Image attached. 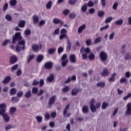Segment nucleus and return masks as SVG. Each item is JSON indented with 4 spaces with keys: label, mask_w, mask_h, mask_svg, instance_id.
I'll list each match as a JSON object with an SVG mask.
<instances>
[{
    "label": "nucleus",
    "mask_w": 131,
    "mask_h": 131,
    "mask_svg": "<svg viewBox=\"0 0 131 131\" xmlns=\"http://www.w3.org/2000/svg\"><path fill=\"white\" fill-rule=\"evenodd\" d=\"M22 39V36H21L20 32L15 33V35L12 38V43H15L17 40L18 41V44L17 45L15 50L16 52H21V50H25V40Z\"/></svg>",
    "instance_id": "nucleus-1"
},
{
    "label": "nucleus",
    "mask_w": 131,
    "mask_h": 131,
    "mask_svg": "<svg viewBox=\"0 0 131 131\" xmlns=\"http://www.w3.org/2000/svg\"><path fill=\"white\" fill-rule=\"evenodd\" d=\"M6 109H7V105L6 103H2L0 104V115L3 116L4 121L5 122H9L10 121V117L6 113Z\"/></svg>",
    "instance_id": "nucleus-2"
},
{
    "label": "nucleus",
    "mask_w": 131,
    "mask_h": 131,
    "mask_svg": "<svg viewBox=\"0 0 131 131\" xmlns=\"http://www.w3.org/2000/svg\"><path fill=\"white\" fill-rule=\"evenodd\" d=\"M57 99V95H53L50 97L48 101V107L52 108Z\"/></svg>",
    "instance_id": "nucleus-3"
},
{
    "label": "nucleus",
    "mask_w": 131,
    "mask_h": 131,
    "mask_svg": "<svg viewBox=\"0 0 131 131\" xmlns=\"http://www.w3.org/2000/svg\"><path fill=\"white\" fill-rule=\"evenodd\" d=\"M99 57L102 63H104L108 59V54L105 51H101L100 53Z\"/></svg>",
    "instance_id": "nucleus-4"
},
{
    "label": "nucleus",
    "mask_w": 131,
    "mask_h": 131,
    "mask_svg": "<svg viewBox=\"0 0 131 131\" xmlns=\"http://www.w3.org/2000/svg\"><path fill=\"white\" fill-rule=\"evenodd\" d=\"M70 107V104H68L63 110V116L64 117H70L71 116V114L69 113L67 114L68 110H69V108Z\"/></svg>",
    "instance_id": "nucleus-5"
},
{
    "label": "nucleus",
    "mask_w": 131,
    "mask_h": 131,
    "mask_svg": "<svg viewBox=\"0 0 131 131\" xmlns=\"http://www.w3.org/2000/svg\"><path fill=\"white\" fill-rule=\"evenodd\" d=\"M67 37V30L66 29H62L60 31V35L59 36V39H63Z\"/></svg>",
    "instance_id": "nucleus-6"
},
{
    "label": "nucleus",
    "mask_w": 131,
    "mask_h": 131,
    "mask_svg": "<svg viewBox=\"0 0 131 131\" xmlns=\"http://www.w3.org/2000/svg\"><path fill=\"white\" fill-rule=\"evenodd\" d=\"M18 61V58L16 55H12L10 57L9 62L10 64H15Z\"/></svg>",
    "instance_id": "nucleus-7"
},
{
    "label": "nucleus",
    "mask_w": 131,
    "mask_h": 131,
    "mask_svg": "<svg viewBox=\"0 0 131 131\" xmlns=\"http://www.w3.org/2000/svg\"><path fill=\"white\" fill-rule=\"evenodd\" d=\"M127 109L125 113V115H131V102H129L127 103Z\"/></svg>",
    "instance_id": "nucleus-8"
},
{
    "label": "nucleus",
    "mask_w": 131,
    "mask_h": 131,
    "mask_svg": "<svg viewBox=\"0 0 131 131\" xmlns=\"http://www.w3.org/2000/svg\"><path fill=\"white\" fill-rule=\"evenodd\" d=\"M53 67V63L51 61H48L45 63L44 68L45 69H51Z\"/></svg>",
    "instance_id": "nucleus-9"
},
{
    "label": "nucleus",
    "mask_w": 131,
    "mask_h": 131,
    "mask_svg": "<svg viewBox=\"0 0 131 131\" xmlns=\"http://www.w3.org/2000/svg\"><path fill=\"white\" fill-rule=\"evenodd\" d=\"M32 49L33 52L37 53V52H38V50H39V46L37 44H33L32 45Z\"/></svg>",
    "instance_id": "nucleus-10"
},
{
    "label": "nucleus",
    "mask_w": 131,
    "mask_h": 131,
    "mask_svg": "<svg viewBox=\"0 0 131 131\" xmlns=\"http://www.w3.org/2000/svg\"><path fill=\"white\" fill-rule=\"evenodd\" d=\"M95 102H96V100H95L94 98H93L92 100L90 101V110L94 111L95 108Z\"/></svg>",
    "instance_id": "nucleus-11"
},
{
    "label": "nucleus",
    "mask_w": 131,
    "mask_h": 131,
    "mask_svg": "<svg viewBox=\"0 0 131 131\" xmlns=\"http://www.w3.org/2000/svg\"><path fill=\"white\" fill-rule=\"evenodd\" d=\"M90 111L89 109V106L86 105H84L82 108V112L83 114H86Z\"/></svg>",
    "instance_id": "nucleus-12"
},
{
    "label": "nucleus",
    "mask_w": 131,
    "mask_h": 131,
    "mask_svg": "<svg viewBox=\"0 0 131 131\" xmlns=\"http://www.w3.org/2000/svg\"><path fill=\"white\" fill-rule=\"evenodd\" d=\"M54 80H55V76H54L53 74H51L48 77L47 81H48V82H53Z\"/></svg>",
    "instance_id": "nucleus-13"
},
{
    "label": "nucleus",
    "mask_w": 131,
    "mask_h": 131,
    "mask_svg": "<svg viewBox=\"0 0 131 131\" xmlns=\"http://www.w3.org/2000/svg\"><path fill=\"white\" fill-rule=\"evenodd\" d=\"M33 22L34 24H37V23L39 21V18H38V16L36 15H34L32 16Z\"/></svg>",
    "instance_id": "nucleus-14"
},
{
    "label": "nucleus",
    "mask_w": 131,
    "mask_h": 131,
    "mask_svg": "<svg viewBox=\"0 0 131 131\" xmlns=\"http://www.w3.org/2000/svg\"><path fill=\"white\" fill-rule=\"evenodd\" d=\"M95 108L93 111L91 110V112H93V113H95V112H97V109H100L101 108V102H98L96 104V106L95 105Z\"/></svg>",
    "instance_id": "nucleus-15"
},
{
    "label": "nucleus",
    "mask_w": 131,
    "mask_h": 131,
    "mask_svg": "<svg viewBox=\"0 0 131 131\" xmlns=\"http://www.w3.org/2000/svg\"><path fill=\"white\" fill-rule=\"evenodd\" d=\"M70 60L71 63H75L76 62V58L75 57V54H71L70 56Z\"/></svg>",
    "instance_id": "nucleus-16"
},
{
    "label": "nucleus",
    "mask_w": 131,
    "mask_h": 131,
    "mask_svg": "<svg viewBox=\"0 0 131 131\" xmlns=\"http://www.w3.org/2000/svg\"><path fill=\"white\" fill-rule=\"evenodd\" d=\"M101 75L102 76H108V75H109V71H108V69H104L102 72H101Z\"/></svg>",
    "instance_id": "nucleus-17"
},
{
    "label": "nucleus",
    "mask_w": 131,
    "mask_h": 131,
    "mask_svg": "<svg viewBox=\"0 0 131 131\" xmlns=\"http://www.w3.org/2000/svg\"><path fill=\"white\" fill-rule=\"evenodd\" d=\"M105 85H106V83H105V82H103V81L98 82L96 84V86L97 88H105Z\"/></svg>",
    "instance_id": "nucleus-18"
},
{
    "label": "nucleus",
    "mask_w": 131,
    "mask_h": 131,
    "mask_svg": "<svg viewBox=\"0 0 131 131\" xmlns=\"http://www.w3.org/2000/svg\"><path fill=\"white\" fill-rule=\"evenodd\" d=\"M25 24H26V22L25 21V20H22L19 22L18 26L20 28H24V27H25Z\"/></svg>",
    "instance_id": "nucleus-19"
},
{
    "label": "nucleus",
    "mask_w": 131,
    "mask_h": 131,
    "mask_svg": "<svg viewBox=\"0 0 131 131\" xmlns=\"http://www.w3.org/2000/svg\"><path fill=\"white\" fill-rule=\"evenodd\" d=\"M86 27V25H83L81 26L80 27H79L78 29V33H81V32H82V31H83V30H84V29H85Z\"/></svg>",
    "instance_id": "nucleus-20"
},
{
    "label": "nucleus",
    "mask_w": 131,
    "mask_h": 131,
    "mask_svg": "<svg viewBox=\"0 0 131 131\" xmlns=\"http://www.w3.org/2000/svg\"><path fill=\"white\" fill-rule=\"evenodd\" d=\"M71 93H72V96H76V95H77V94H78V93H79V89H78L77 88H74L72 90Z\"/></svg>",
    "instance_id": "nucleus-21"
},
{
    "label": "nucleus",
    "mask_w": 131,
    "mask_h": 131,
    "mask_svg": "<svg viewBox=\"0 0 131 131\" xmlns=\"http://www.w3.org/2000/svg\"><path fill=\"white\" fill-rule=\"evenodd\" d=\"M11 77L10 76H7L6 77L4 80L3 81V83H4L5 84H7V83H9V82H10V81L11 80Z\"/></svg>",
    "instance_id": "nucleus-22"
},
{
    "label": "nucleus",
    "mask_w": 131,
    "mask_h": 131,
    "mask_svg": "<svg viewBox=\"0 0 131 131\" xmlns=\"http://www.w3.org/2000/svg\"><path fill=\"white\" fill-rule=\"evenodd\" d=\"M16 110H17V108L15 107H10V111H9V114H10V115H13L14 113L16 112Z\"/></svg>",
    "instance_id": "nucleus-23"
},
{
    "label": "nucleus",
    "mask_w": 131,
    "mask_h": 131,
    "mask_svg": "<svg viewBox=\"0 0 131 131\" xmlns=\"http://www.w3.org/2000/svg\"><path fill=\"white\" fill-rule=\"evenodd\" d=\"M9 4L11 7H15L17 5V0H11Z\"/></svg>",
    "instance_id": "nucleus-24"
},
{
    "label": "nucleus",
    "mask_w": 131,
    "mask_h": 131,
    "mask_svg": "<svg viewBox=\"0 0 131 131\" xmlns=\"http://www.w3.org/2000/svg\"><path fill=\"white\" fill-rule=\"evenodd\" d=\"M10 95H12V96L16 95V94H17V90L15 88L11 89L10 91Z\"/></svg>",
    "instance_id": "nucleus-25"
},
{
    "label": "nucleus",
    "mask_w": 131,
    "mask_h": 131,
    "mask_svg": "<svg viewBox=\"0 0 131 131\" xmlns=\"http://www.w3.org/2000/svg\"><path fill=\"white\" fill-rule=\"evenodd\" d=\"M11 102L12 103H17V102H19V97H15L11 98Z\"/></svg>",
    "instance_id": "nucleus-26"
},
{
    "label": "nucleus",
    "mask_w": 131,
    "mask_h": 131,
    "mask_svg": "<svg viewBox=\"0 0 131 131\" xmlns=\"http://www.w3.org/2000/svg\"><path fill=\"white\" fill-rule=\"evenodd\" d=\"M123 24V20L121 19L117 20L115 22V24L116 25H122Z\"/></svg>",
    "instance_id": "nucleus-27"
},
{
    "label": "nucleus",
    "mask_w": 131,
    "mask_h": 131,
    "mask_svg": "<svg viewBox=\"0 0 131 131\" xmlns=\"http://www.w3.org/2000/svg\"><path fill=\"white\" fill-rule=\"evenodd\" d=\"M43 60V56L41 54H39L37 57V62H41Z\"/></svg>",
    "instance_id": "nucleus-28"
},
{
    "label": "nucleus",
    "mask_w": 131,
    "mask_h": 131,
    "mask_svg": "<svg viewBox=\"0 0 131 131\" xmlns=\"http://www.w3.org/2000/svg\"><path fill=\"white\" fill-rule=\"evenodd\" d=\"M34 58V55H30L27 58V63H30L31 60H33Z\"/></svg>",
    "instance_id": "nucleus-29"
},
{
    "label": "nucleus",
    "mask_w": 131,
    "mask_h": 131,
    "mask_svg": "<svg viewBox=\"0 0 131 131\" xmlns=\"http://www.w3.org/2000/svg\"><path fill=\"white\" fill-rule=\"evenodd\" d=\"M86 10H88V6L86 4H84L81 7V11L82 13H84V12H86Z\"/></svg>",
    "instance_id": "nucleus-30"
},
{
    "label": "nucleus",
    "mask_w": 131,
    "mask_h": 131,
    "mask_svg": "<svg viewBox=\"0 0 131 131\" xmlns=\"http://www.w3.org/2000/svg\"><path fill=\"white\" fill-rule=\"evenodd\" d=\"M5 19H6L7 21L11 22V21H12V16H11V15L10 14H6L5 16Z\"/></svg>",
    "instance_id": "nucleus-31"
},
{
    "label": "nucleus",
    "mask_w": 131,
    "mask_h": 131,
    "mask_svg": "<svg viewBox=\"0 0 131 131\" xmlns=\"http://www.w3.org/2000/svg\"><path fill=\"white\" fill-rule=\"evenodd\" d=\"M25 97L27 99H28V98H30V97H31V91H29L26 92L25 95Z\"/></svg>",
    "instance_id": "nucleus-32"
},
{
    "label": "nucleus",
    "mask_w": 131,
    "mask_h": 131,
    "mask_svg": "<svg viewBox=\"0 0 131 131\" xmlns=\"http://www.w3.org/2000/svg\"><path fill=\"white\" fill-rule=\"evenodd\" d=\"M129 59H131V55L130 53H127L125 56H124V59L125 60H129Z\"/></svg>",
    "instance_id": "nucleus-33"
},
{
    "label": "nucleus",
    "mask_w": 131,
    "mask_h": 131,
    "mask_svg": "<svg viewBox=\"0 0 131 131\" xmlns=\"http://www.w3.org/2000/svg\"><path fill=\"white\" fill-rule=\"evenodd\" d=\"M104 15H105V12L102 10L98 11L97 13V15L100 17H102V16H104Z\"/></svg>",
    "instance_id": "nucleus-34"
},
{
    "label": "nucleus",
    "mask_w": 131,
    "mask_h": 131,
    "mask_svg": "<svg viewBox=\"0 0 131 131\" xmlns=\"http://www.w3.org/2000/svg\"><path fill=\"white\" fill-rule=\"evenodd\" d=\"M32 94H37L38 93V88L37 87H33L32 89Z\"/></svg>",
    "instance_id": "nucleus-35"
},
{
    "label": "nucleus",
    "mask_w": 131,
    "mask_h": 131,
    "mask_svg": "<svg viewBox=\"0 0 131 131\" xmlns=\"http://www.w3.org/2000/svg\"><path fill=\"white\" fill-rule=\"evenodd\" d=\"M101 41H102V37L99 36L95 39L94 43L95 44L99 43V42H101Z\"/></svg>",
    "instance_id": "nucleus-36"
},
{
    "label": "nucleus",
    "mask_w": 131,
    "mask_h": 131,
    "mask_svg": "<svg viewBox=\"0 0 131 131\" xmlns=\"http://www.w3.org/2000/svg\"><path fill=\"white\" fill-rule=\"evenodd\" d=\"M39 84V81L36 80V79H34L32 82V85L34 86H36V85H38Z\"/></svg>",
    "instance_id": "nucleus-37"
},
{
    "label": "nucleus",
    "mask_w": 131,
    "mask_h": 131,
    "mask_svg": "<svg viewBox=\"0 0 131 131\" xmlns=\"http://www.w3.org/2000/svg\"><path fill=\"white\" fill-rule=\"evenodd\" d=\"M108 103L103 102L101 106L102 109H103L104 110H105V109H106L107 107H108Z\"/></svg>",
    "instance_id": "nucleus-38"
},
{
    "label": "nucleus",
    "mask_w": 131,
    "mask_h": 131,
    "mask_svg": "<svg viewBox=\"0 0 131 131\" xmlns=\"http://www.w3.org/2000/svg\"><path fill=\"white\" fill-rule=\"evenodd\" d=\"M113 20V17H112V16L108 17L105 19V23H110V22H111V21Z\"/></svg>",
    "instance_id": "nucleus-39"
},
{
    "label": "nucleus",
    "mask_w": 131,
    "mask_h": 131,
    "mask_svg": "<svg viewBox=\"0 0 131 131\" xmlns=\"http://www.w3.org/2000/svg\"><path fill=\"white\" fill-rule=\"evenodd\" d=\"M89 60L92 61V60L95 59L96 58V56L93 53H91L90 55L89 56Z\"/></svg>",
    "instance_id": "nucleus-40"
},
{
    "label": "nucleus",
    "mask_w": 131,
    "mask_h": 131,
    "mask_svg": "<svg viewBox=\"0 0 131 131\" xmlns=\"http://www.w3.org/2000/svg\"><path fill=\"white\" fill-rule=\"evenodd\" d=\"M60 19L57 18H55L53 19V22L54 24H59L60 23Z\"/></svg>",
    "instance_id": "nucleus-41"
},
{
    "label": "nucleus",
    "mask_w": 131,
    "mask_h": 131,
    "mask_svg": "<svg viewBox=\"0 0 131 131\" xmlns=\"http://www.w3.org/2000/svg\"><path fill=\"white\" fill-rule=\"evenodd\" d=\"M61 65L62 67H66V65H67V63H68V59H66V60H61Z\"/></svg>",
    "instance_id": "nucleus-42"
},
{
    "label": "nucleus",
    "mask_w": 131,
    "mask_h": 131,
    "mask_svg": "<svg viewBox=\"0 0 131 131\" xmlns=\"http://www.w3.org/2000/svg\"><path fill=\"white\" fill-rule=\"evenodd\" d=\"M17 98H22L23 97V92L22 91H20L17 93L16 94Z\"/></svg>",
    "instance_id": "nucleus-43"
},
{
    "label": "nucleus",
    "mask_w": 131,
    "mask_h": 131,
    "mask_svg": "<svg viewBox=\"0 0 131 131\" xmlns=\"http://www.w3.org/2000/svg\"><path fill=\"white\" fill-rule=\"evenodd\" d=\"M67 43H68V46L67 48V50H68V51H70V50H71V47L72 46V44L71 43V42L69 41V40H68Z\"/></svg>",
    "instance_id": "nucleus-44"
},
{
    "label": "nucleus",
    "mask_w": 131,
    "mask_h": 131,
    "mask_svg": "<svg viewBox=\"0 0 131 131\" xmlns=\"http://www.w3.org/2000/svg\"><path fill=\"white\" fill-rule=\"evenodd\" d=\"M56 52V48H51L48 50L49 54H54Z\"/></svg>",
    "instance_id": "nucleus-45"
},
{
    "label": "nucleus",
    "mask_w": 131,
    "mask_h": 131,
    "mask_svg": "<svg viewBox=\"0 0 131 131\" xmlns=\"http://www.w3.org/2000/svg\"><path fill=\"white\" fill-rule=\"evenodd\" d=\"M36 119L37 120V121H38V122H41L42 121V117L37 116L36 117Z\"/></svg>",
    "instance_id": "nucleus-46"
},
{
    "label": "nucleus",
    "mask_w": 131,
    "mask_h": 131,
    "mask_svg": "<svg viewBox=\"0 0 131 131\" xmlns=\"http://www.w3.org/2000/svg\"><path fill=\"white\" fill-rule=\"evenodd\" d=\"M117 7H118V3L116 2L113 5V10L116 11V10H117Z\"/></svg>",
    "instance_id": "nucleus-47"
},
{
    "label": "nucleus",
    "mask_w": 131,
    "mask_h": 131,
    "mask_svg": "<svg viewBox=\"0 0 131 131\" xmlns=\"http://www.w3.org/2000/svg\"><path fill=\"white\" fill-rule=\"evenodd\" d=\"M47 9H51L52 8V1H50L46 5Z\"/></svg>",
    "instance_id": "nucleus-48"
},
{
    "label": "nucleus",
    "mask_w": 131,
    "mask_h": 131,
    "mask_svg": "<svg viewBox=\"0 0 131 131\" xmlns=\"http://www.w3.org/2000/svg\"><path fill=\"white\" fill-rule=\"evenodd\" d=\"M76 17V14L74 13H72L69 14L70 19H74Z\"/></svg>",
    "instance_id": "nucleus-49"
},
{
    "label": "nucleus",
    "mask_w": 131,
    "mask_h": 131,
    "mask_svg": "<svg viewBox=\"0 0 131 131\" xmlns=\"http://www.w3.org/2000/svg\"><path fill=\"white\" fill-rule=\"evenodd\" d=\"M86 45L88 47H90L92 45V39H88L86 40Z\"/></svg>",
    "instance_id": "nucleus-50"
},
{
    "label": "nucleus",
    "mask_w": 131,
    "mask_h": 131,
    "mask_svg": "<svg viewBox=\"0 0 131 131\" xmlns=\"http://www.w3.org/2000/svg\"><path fill=\"white\" fill-rule=\"evenodd\" d=\"M68 91H69V86H67L66 87H64L62 89V91L63 93H67V92H68Z\"/></svg>",
    "instance_id": "nucleus-51"
},
{
    "label": "nucleus",
    "mask_w": 131,
    "mask_h": 131,
    "mask_svg": "<svg viewBox=\"0 0 131 131\" xmlns=\"http://www.w3.org/2000/svg\"><path fill=\"white\" fill-rule=\"evenodd\" d=\"M115 35V33L114 32H112L109 36V39L110 40H112V39H113L114 38V36Z\"/></svg>",
    "instance_id": "nucleus-52"
},
{
    "label": "nucleus",
    "mask_w": 131,
    "mask_h": 131,
    "mask_svg": "<svg viewBox=\"0 0 131 131\" xmlns=\"http://www.w3.org/2000/svg\"><path fill=\"white\" fill-rule=\"evenodd\" d=\"M69 13H70V10H68V9H65L63 11V15H64L65 16H67V15H68V14H69Z\"/></svg>",
    "instance_id": "nucleus-53"
},
{
    "label": "nucleus",
    "mask_w": 131,
    "mask_h": 131,
    "mask_svg": "<svg viewBox=\"0 0 131 131\" xmlns=\"http://www.w3.org/2000/svg\"><path fill=\"white\" fill-rule=\"evenodd\" d=\"M9 7V4H8V3H6L4 7H3V11L4 12H6V11H7V10H8V8Z\"/></svg>",
    "instance_id": "nucleus-54"
},
{
    "label": "nucleus",
    "mask_w": 131,
    "mask_h": 131,
    "mask_svg": "<svg viewBox=\"0 0 131 131\" xmlns=\"http://www.w3.org/2000/svg\"><path fill=\"white\" fill-rule=\"evenodd\" d=\"M25 33L26 35H30V34H31V30L29 29H27L25 30Z\"/></svg>",
    "instance_id": "nucleus-55"
},
{
    "label": "nucleus",
    "mask_w": 131,
    "mask_h": 131,
    "mask_svg": "<svg viewBox=\"0 0 131 131\" xmlns=\"http://www.w3.org/2000/svg\"><path fill=\"white\" fill-rule=\"evenodd\" d=\"M127 80H126V78L125 77H122L120 79V82L121 83H123V82H126Z\"/></svg>",
    "instance_id": "nucleus-56"
},
{
    "label": "nucleus",
    "mask_w": 131,
    "mask_h": 131,
    "mask_svg": "<svg viewBox=\"0 0 131 131\" xmlns=\"http://www.w3.org/2000/svg\"><path fill=\"white\" fill-rule=\"evenodd\" d=\"M130 97H131V93H128L127 96H125L123 98V100H124V101H126V100H127V99H128L129 98H130Z\"/></svg>",
    "instance_id": "nucleus-57"
},
{
    "label": "nucleus",
    "mask_w": 131,
    "mask_h": 131,
    "mask_svg": "<svg viewBox=\"0 0 131 131\" xmlns=\"http://www.w3.org/2000/svg\"><path fill=\"white\" fill-rule=\"evenodd\" d=\"M87 6L90 7H94V3L93 1H90L88 3Z\"/></svg>",
    "instance_id": "nucleus-58"
},
{
    "label": "nucleus",
    "mask_w": 131,
    "mask_h": 131,
    "mask_svg": "<svg viewBox=\"0 0 131 131\" xmlns=\"http://www.w3.org/2000/svg\"><path fill=\"white\" fill-rule=\"evenodd\" d=\"M39 82L40 88L43 86V84H45V80H43V79H40V82Z\"/></svg>",
    "instance_id": "nucleus-59"
},
{
    "label": "nucleus",
    "mask_w": 131,
    "mask_h": 131,
    "mask_svg": "<svg viewBox=\"0 0 131 131\" xmlns=\"http://www.w3.org/2000/svg\"><path fill=\"white\" fill-rule=\"evenodd\" d=\"M64 51V48L62 47H59L58 49V54H61V53H63Z\"/></svg>",
    "instance_id": "nucleus-60"
},
{
    "label": "nucleus",
    "mask_w": 131,
    "mask_h": 131,
    "mask_svg": "<svg viewBox=\"0 0 131 131\" xmlns=\"http://www.w3.org/2000/svg\"><path fill=\"white\" fill-rule=\"evenodd\" d=\"M109 28V25H107L104 27H102L100 29V31H103V30H105V29H107Z\"/></svg>",
    "instance_id": "nucleus-61"
},
{
    "label": "nucleus",
    "mask_w": 131,
    "mask_h": 131,
    "mask_svg": "<svg viewBox=\"0 0 131 131\" xmlns=\"http://www.w3.org/2000/svg\"><path fill=\"white\" fill-rule=\"evenodd\" d=\"M101 3L103 8L106 7V0H101Z\"/></svg>",
    "instance_id": "nucleus-62"
},
{
    "label": "nucleus",
    "mask_w": 131,
    "mask_h": 131,
    "mask_svg": "<svg viewBox=\"0 0 131 131\" xmlns=\"http://www.w3.org/2000/svg\"><path fill=\"white\" fill-rule=\"evenodd\" d=\"M18 69V64H16L12 67L11 71H14V70H16V69Z\"/></svg>",
    "instance_id": "nucleus-63"
},
{
    "label": "nucleus",
    "mask_w": 131,
    "mask_h": 131,
    "mask_svg": "<svg viewBox=\"0 0 131 131\" xmlns=\"http://www.w3.org/2000/svg\"><path fill=\"white\" fill-rule=\"evenodd\" d=\"M67 59V54H63L61 57V61H66Z\"/></svg>",
    "instance_id": "nucleus-64"
}]
</instances>
